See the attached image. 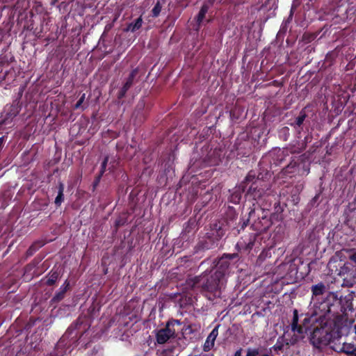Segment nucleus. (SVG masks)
<instances>
[{
    "label": "nucleus",
    "instance_id": "09e8293b",
    "mask_svg": "<svg viewBox=\"0 0 356 356\" xmlns=\"http://www.w3.org/2000/svg\"><path fill=\"white\" fill-rule=\"evenodd\" d=\"M62 286H63L66 287V289H69V288H70V282L67 280H66L65 281L64 284Z\"/></svg>",
    "mask_w": 356,
    "mask_h": 356
},
{
    "label": "nucleus",
    "instance_id": "5fc2aeb1",
    "mask_svg": "<svg viewBox=\"0 0 356 356\" xmlns=\"http://www.w3.org/2000/svg\"><path fill=\"white\" fill-rule=\"evenodd\" d=\"M98 352V349L96 348H94L92 350V354L97 353Z\"/></svg>",
    "mask_w": 356,
    "mask_h": 356
},
{
    "label": "nucleus",
    "instance_id": "39448f33",
    "mask_svg": "<svg viewBox=\"0 0 356 356\" xmlns=\"http://www.w3.org/2000/svg\"><path fill=\"white\" fill-rule=\"evenodd\" d=\"M238 260V253H225L218 259L213 272L225 281L226 276L229 275L234 267H236Z\"/></svg>",
    "mask_w": 356,
    "mask_h": 356
},
{
    "label": "nucleus",
    "instance_id": "6e6552de",
    "mask_svg": "<svg viewBox=\"0 0 356 356\" xmlns=\"http://www.w3.org/2000/svg\"><path fill=\"white\" fill-rule=\"evenodd\" d=\"M225 235V230L220 226L216 229L215 233L207 234L197 244L198 250H208L213 249L218 245V241Z\"/></svg>",
    "mask_w": 356,
    "mask_h": 356
},
{
    "label": "nucleus",
    "instance_id": "f257e3e1",
    "mask_svg": "<svg viewBox=\"0 0 356 356\" xmlns=\"http://www.w3.org/2000/svg\"><path fill=\"white\" fill-rule=\"evenodd\" d=\"M90 327L88 318L86 316H79L70 325L49 356H63L67 352L70 353L83 340Z\"/></svg>",
    "mask_w": 356,
    "mask_h": 356
},
{
    "label": "nucleus",
    "instance_id": "a878e982",
    "mask_svg": "<svg viewBox=\"0 0 356 356\" xmlns=\"http://www.w3.org/2000/svg\"><path fill=\"white\" fill-rule=\"evenodd\" d=\"M143 24V18L139 17L134 22L129 23L126 28V31H131L132 33L139 30Z\"/></svg>",
    "mask_w": 356,
    "mask_h": 356
},
{
    "label": "nucleus",
    "instance_id": "0eeeda50",
    "mask_svg": "<svg viewBox=\"0 0 356 356\" xmlns=\"http://www.w3.org/2000/svg\"><path fill=\"white\" fill-rule=\"evenodd\" d=\"M332 334L326 326H316L311 332L309 341L316 348H321L330 343Z\"/></svg>",
    "mask_w": 356,
    "mask_h": 356
},
{
    "label": "nucleus",
    "instance_id": "e433bc0d",
    "mask_svg": "<svg viewBox=\"0 0 356 356\" xmlns=\"http://www.w3.org/2000/svg\"><path fill=\"white\" fill-rule=\"evenodd\" d=\"M280 136L284 140H287L290 133H289V128L287 127H284L280 130Z\"/></svg>",
    "mask_w": 356,
    "mask_h": 356
},
{
    "label": "nucleus",
    "instance_id": "a19ab883",
    "mask_svg": "<svg viewBox=\"0 0 356 356\" xmlns=\"http://www.w3.org/2000/svg\"><path fill=\"white\" fill-rule=\"evenodd\" d=\"M125 222H126V220L124 218H119L116 219L115 225V227L118 228V227L123 226L125 224Z\"/></svg>",
    "mask_w": 356,
    "mask_h": 356
},
{
    "label": "nucleus",
    "instance_id": "c9c22d12",
    "mask_svg": "<svg viewBox=\"0 0 356 356\" xmlns=\"http://www.w3.org/2000/svg\"><path fill=\"white\" fill-rule=\"evenodd\" d=\"M284 348V343H283V338L279 337L276 343L272 347V348L276 351H281L283 350Z\"/></svg>",
    "mask_w": 356,
    "mask_h": 356
},
{
    "label": "nucleus",
    "instance_id": "72a5a7b5",
    "mask_svg": "<svg viewBox=\"0 0 356 356\" xmlns=\"http://www.w3.org/2000/svg\"><path fill=\"white\" fill-rule=\"evenodd\" d=\"M65 293L62 291H58L55 293L54 297L51 299V304L58 303L65 298Z\"/></svg>",
    "mask_w": 356,
    "mask_h": 356
},
{
    "label": "nucleus",
    "instance_id": "7c9ffc66",
    "mask_svg": "<svg viewBox=\"0 0 356 356\" xmlns=\"http://www.w3.org/2000/svg\"><path fill=\"white\" fill-rule=\"evenodd\" d=\"M312 140V134H308L302 140V147L299 149V150L293 149V147L290 149L291 153H300L302 150H304L306 148L307 144L308 143H310Z\"/></svg>",
    "mask_w": 356,
    "mask_h": 356
},
{
    "label": "nucleus",
    "instance_id": "2eb2a0df",
    "mask_svg": "<svg viewBox=\"0 0 356 356\" xmlns=\"http://www.w3.org/2000/svg\"><path fill=\"white\" fill-rule=\"evenodd\" d=\"M138 74V68H135L131 71L128 77L126 79V81H125L124 85L122 86V87L121 88V89L119 90V92L118 93V99H121L125 97L127 91L133 86L134 79Z\"/></svg>",
    "mask_w": 356,
    "mask_h": 356
},
{
    "label": "nucleus",
    "instance_id": "58836bf2",
    "mask_svg": "<svg viewBox=\"0 0 356 356\" xmlns=\"http://www.w3.org/2000/svg\"><path fill=\"white\" fill-rule=\"evenodd\" d=\"M311 318L308 316H305L304 319L302 320V322L300 325L304 326L305 328V333L307 332L309 330V324L310 323Z\"/></svg>",
    "mask_w": 356,
    "mask_h": 356
},
{
    "label": "nucleus",
    "instance_id": "6e6d98bb",
    "mask_svg": "<svg viewBox=\"0 0 356 356\" xmlns=\"http://www.w3.org/2000/svg\"><path fill=\"white\" fill-rule=\"evenodd\" d=\"M353 328H354L355 333V340H356V325H355L353 326Z\"/></svg>",
    "mask_w": 356,
    "mask_h": 356
},
{
    "label": "nucleus",
    "instance_id": "1a4fd4ad",
    "mask_svg": "<svg viewBox=\"0 0 356 356\" xmlns=\"http://www.w3.org/2000/svg\"><path fill=\"white\" fill-rule=\"evenodd\" d=\"M225 149L222 148H215L210 149L207 155L202 159L200 167L205 168L208 166H216L222 163L225 158ZM193 166H199V162H194Z\"/></svg>",
    "mask_w": 356,
    "mask_h": 356
},
{
    "label": "nucleus",
    "instance_id": "4c0bfd02",
    "mask_svg": "<svg viewBox=\"0 0 356 356\" xmlns=\"http://www.w3.org/2000/svg\"><path fill=\"white\" fill-rule=\"evenodd\" d=\"M302 188V186L301 185L296 186V193L291 196V197L293 198L292 200L295 204H298L300 200V198L297 194L300 193Z\"/></svg>",
    "mask_w": 356,
    "mask_h": 356
},
{
    "label": "nucleus",
    "instance_id": "de8ad7c7",
    "mask_svg": "<svg viewBox=\"0 0 356 356\" xmlns=\"http://www.w3.org/2000/svg\"><path fill=\"white\" fill-rule=\"evenodd\" d=\"M242 350H243V349H242V348H239L238 350H237L235 352V353H234V356H241Z\"/></svg>",
    "mask_w": 356,
    "mask_h": 356
},
{
    "label": "nucleus",
    "instance_id": "5701e85b",
    "mask_svg": "<svg viewBox=\"0 0 356 356\" xmlns=\"http://www.w3.org/2000/svg\"><path fill=\"white\" fill-rule=\"evenodd\" d=\"M44 245V243L42 241H36L33 242L26 252V257H30L33 256L40 248Z\"/></svg>",
    "mask_w": 356,
    "mask_h": 356
},
{
    "label": "nucleus",
    "instance_id": "603ef678",
    "mask_svg": "<svg viewBox=\"0 0 356 356\" xmlns=\"http://www.w3.org/2000/svg\"><path fill=\"white\" fill-rule=\"evenodd\" d=\"M59 290L63 291V293H65L68 289H66V287L61 286Z\"/></svg>",
    "mask_w": 356,
    "mask_h": 356
},
{
    "label": "nucleus",
    "instance_id": "c756f323",
    "mask_svg": "<svg viewBox=\"0 0 356 356\" xmlns=\"http://www.w3.org/2000/svg\"><path fill=\"white\" fill-rule=\"evenodd\" d=\"M289 152H290V150L286 149H279L277 153V159L275 161V163L276 165H281L283 163V162L285 161L286 156L289 155Z\"/></svg>",
    "mask_w": 356,
    "mask_h": 356
},
{
    "label": "nucleus",
    "instance_id": "37998d69",
    "mask_svg": "<svg viewBox=\"0 0 356 356\" xmlns=\"http://www.w3.org/2000/svg\"><path fill=\"white\" fill-rule=\"evenodd\" d=\"M108 161V156H106L104 157L102 164H101V169L102 171H106V165Z\"/></svg>",
    "mask_w": 356,
    "mask_h": 356
},
{
    "label": "nucleus",
    "instance_id": "a18cd8bd",
    "mask_svg": "<svg viewBox=\"0 0 356 356\" xmlns=\"http://www.w3.org/2000/svg\"><path fill=\"white\" fill-rule=\"evenodd\" d=\"M320 195H321V193H318L312 199V200L310 202V204L312 206H314L316 203V202L318 201V200L320 197Z\"/></svg>",
    "mask_w": 356,
    "mask_h": 356
},
{
    "label": "nucleus",
    "instance_id": "c03bdc74",
    "mask_svg": "<svg viewBox=\"0 0 356 356\" xmlns=\"http://www.w3.org/2000/svg\"><path fill=\"white\" fill-rule=\"evenodd\" d=\"M101 181V179H99V177H95V180L92 183V191H94L96 188L98 186L99 182Z\"/></svg>",
    "mask_w": 356,
    "mask_h": 356
},
{
    "label": "nucleus",
    "instance_id": "c85d7f7f",
    "mask_svg": "<svg viewBox=\"0 0 356 356\" xmlns=\"http://www.w3.org/2000/svg\"><path fill=\"white\" fill-rule=\"evenodd\" d=\"M311 290L314 296H321L325 292V286L323 283L320 282L316 285H313Z\"/></svg>",
    "mask_w": 356,
    "mask_h": 356
},
{
    "label": "nucleus",
    "instance_id": "473e14b6",
    "mask_svg": "<svg viewBox=\"0 0 356 356\" xmlns=\"http://www.w3.org/2000/svg\"><path fill=\"white\" fill-rule=\"evenodd\" d=\"M162 8V4L160 0H157L156 4L152 10V14L153 17H157L159 16Z\"/></svg>",
    "mask_w": 356,
    "mask_h": 356
},
{
    "label": "nucleus",
    "instance_id": "864d4df0",
    "mask_svg": "<svg viewBox=\"0 0 356 356\" xmlns=\"http://www.w3.org/2000/svg\"><path fill=\"white\" fill-rule=\"evenodd\" d=\"M230 116L232 118H235V114H234V110H232L230 111Z\"/></svg>",
    "mask_w": 356,
    "mask_h": 356
},
{
    "label": "nucleus",
    "instance_id": "412c9836",
    "mask_svg": "<svg viewBox=\"0 0 356 356\" xmlns=\"http://www.w3.org/2000/svg\"><path fill=\"white\" fill-rule=\"evenodd\" d=\"M264 134L263 129L259 127H254L250 129V133L248 134L249 140L252 141L253 144L255 145V143H259V140L261 138V136Z\"/></svg>",
    "mask_w": 356,
    "mask_h": 356
},
{
    "label": "nucleus",
    "instance_id": "423d86ee",
    "mask_svg": "<svg viewBox=\"0 0 356 356\" xmlns=\"http://www.w3.org/2000/svg\"><path fill=\"white\" fill-rule=\"evenodd\" d=\"M270 189L266 186L251 185L247 192V195L252 197L256 201L260 209L268 208L271 205Z\"/></svg>",
    "mask_w": 356,
    "mask_h": 356
},
{
    "label": "nucleus",
    "instance_id": "ddd939ff",
    "mask_svg": "<svg viewBox=\"0 0 356 356\" xmlns=\"http://www.w3.org/2000/svg\"><path fill=\"white\" fill-rule=\"evenodd\" d=\"M238 154H247L251 152L252 147L255 146L252 141L249 140L248 134H242L237 138L234 144Z\"/></svg>",
    "mask_w": 356,
    "mask_h": 356
},
{
    "label": "nucleus",
    "instance_id": "cd10ccee",
    "mask_svg": "<svg viewBox=\"0 0 356 356\" xmlns=\"http://www.w3.org/2000/svg\"><path fill=\"white\" fill-rule=\"evenodd\" d=\"M59 273L57 270H51L47 275L46 284L47 286H53L59 277Z\"/></svg>",
    "mask_w": 356,
    "mask_h": 356
},
{
    "label": "nucleus",
    "instance_id": "79ce46f5",
    "mask_svg": "<svg viewBox=\"0 0 356 356\" xmlns=\"http://www.w3.org/2000/svg\"><path fill=\"white\" fill-rule=\"evenodd\" d=\"M227 218H229L230 220H233L237 218V214L234 210L230 209L229 212L227 213Z\"/></svg>",
    "mask_w": 356,
    "mask_h": 356
},
{
    "label": "nucleus",
    "instance_id": "9b49d317",
    "mask_svg": "<svg viewBox=\"0 0 356 356\" xmlns=\"http://www.w3.org/2000/svg\"><path fill=\"white\" fill-rule=\"evenodd\" d=\"M299 315L296 309L293 311V318L291 323V330L293 335L290 338H286V345H295L300 339H303L305 334V328L304 326L300 325L298 323Z\"/></svg>",
    "mask_w": 356,
    "mask_h": 356
},
{
    "label": "nucleus",
    "instance_id": "bf43d9fd",
    "mask_svg": "<svg viewBox=\"0 0 356 356\" xmlns=\"http://www.w3.org/2000/svg\"><path fill=\"white\" fill-rule=\"evenodd\" d=\"M3 167L0 165V171L2 170Z\"/></svg>",
    "mask_w": 356,
    "mask_h": 356
},
{
    "label": "nucleus",
    "instance_id": "aec40b11",
    "mask_svg": "<svg viewBox=\"0 0 356 356\" xmlns=\"http://www.w3.org/2000/svg\"><path fill=\"white\" fill-rule=\"evenodd\" d=\"M260 179V174L257 175V173L254 170H250L245 176V179L240 184H244L245 188H246L249 184L251 185L256 186L258 184V180Z\"/></svg>",
    "mask_w": 356,
    "mask_h": 356
},
{
    "label": "nucleus",
    "instance_id": "ea45409f",
    "mask_svg": "<svg viewBox=\"0 0 356 356\" xmlns=\"http://www.w3.org/2000/svg\"><path fill=\"white\" fill-rule=\"evenodd\" d=\"M85 98L86 94L83 93L82 95L80 97L79 99L76 102V104L74 105L75 109L79 108L81 106L83 102L85 100Z\"/></svg>",
    "mask_w": 356,
    "mask_h": 356
},
{
    "label": "nucleus",
    "instance_id": "f3484780",
    "mask_svg": "<svg viewBox=\"0 0 356 356\" xmlns=\"http://www.w3.org/2000/svg\"><path fill=\"white\" fill-rule=\"evenodd\" d=\"M307 118V114L306 113L305 108H304L300 111L298 115L296 116L293 120H291L289 124L293 127L298 134H300V131L302 129V125Z\"/></svg>",
    "mask_w": 356,
    "mask_h": 356
},
{
    "label": "nucleus",
    "instance_id": "f03ea898",
    "mask_svg": "<svg viewBox=\"0 0 356 356\" xmlns=\"http://www.w3.org/2000/svg\"><path fill=\"white\" fill-rule=\"evenodd\" d=\"M225 281L214 272H204L200 275L188 278L186 288L193 291L200 290L212 294L214 297H220V290Z\"/></svg>",
    "mask_w": 356,
    "mask_h": 356
},
{
    "label": "nucleus",
    "instance_id": "4468645a",
    "mask_svg": "<svg viewBox=\"0 0 356 356\" xmlns=\"http://www.w3.org/2000/svg\"><path fill=\"white\" fill-rule=\"evenodd\" d=\"M147 111L144 100H140L132 114V120L134 126L140 127L146 120Z\"/></svg>",
    "mask_w": 356,
    "mask_h": 356
},
{
    "label": "nucleus",
    "instance_id": "dca6fc26",
    "mask_svg": "<svg viewBox=\"0 0 356 356\" xmlns=\"http://www.w3.org/2000/svg\"><path fill=\"white\" fill-rule=\"evenodd\" d=\"M353 294L348 293L344 297H340L339 300V303L340 305V312L343 315L347 316L348 312H352L353 309Z\"/></svg>",
    "mask_w": 356,
    "mask_h": 356
},
{
    "label": "nucleus",
    "instance_id": "b1692460",
    "mask_svg": "<svg viewBox=\"0 0 356 356\" xmlns=\"http://www.w3.org/2000/svg\"><path fill=\"white\" fill-rule=\"evenodd\" d=\"M64 189L65 186L62 181H58V195L55 198L54 203L57 207H60L64 201Z\"/></svg>",
    "mask_w": 356,
    "mask_h": 356
},
{
    "label": "nucleus",
    "instance_id": "f8f14e48",
    "mask_svg": "<svg viewBox=\"0 0 356 356\" xmlns=\"http://www.w3.org/2000/svg\"><path fill=\"white\" fill-rule=\"evenodd\" d=\"M22 105L19 100L15 99L10 105L7 104L1 113L0 126L7 124L13 122V119L19 113Z\"/></svg>",
    "mask_w": 356,
    "mask_h": 356
},
{
    "label": "nucleus",
    "instance_id": "13d9d810",
    "mask_svg": "<svg viewBox=\"0 0 356 356\" xmlns=\"http://www.w3.org/2000/svg\"><path fill=\"white\" fill-rule=\"evenodd\" d=\"M292 16H293V11H292V10H291V14H290V16H289V17H291Z\"/></svg>",
    "mask_w": 356,
    "mask_h": 356
},
{
    "label": "nucleus",
    "instance_id": "4be33fe9",
    "mask_svg": "<svg viewBox=\"0 0 356 356\" xmlns=\"http://www.w3.org/2000/svg\"><path fill=\"white\" fill-rule=\"evenodd\" d=\"M336 351L344 353L348 356H356V346L353 343L343 342L342 346L337 348H334Z\"/></svg>",
    "mask_w": 356,
    "mask_h": 356
},
{
    "label": "nucleus",
    "instance_id": "2f4dec72",
    "mask_svg": "<svg viewBox=\"0 0 356 356\" xmlns=\"http://www.w3.org/2000/svg\"><path fill=\"white\" fill-rule=\"evenodd\" d=\"M181 331L183 336L191 335L192 334L195 333L197 331V327L195 325L190 324L184 326L181 328Z\"/></svg>",
    "mask_w": 356,
    "mask_h": 356
},
{
    "label": "nucleus",
    "instance_id": "f704fd0d",
    "mask_svg": "<svg viewBox=\"0 0 356 356\" xmlns=\"http://www.w3.org/2000/svg\"><path fill=\"white\" fill-rule=\"evenodd\" d=\"M259 348H248L245 356H259Z\"/></svg>",
    "mask_w": 356,
    "mask_h": 356
},
{
    "label": "nucleus",
    "instance_id": "a211bd4d",
    "mask_svg": "<svg viewBox=\"0 0 356 356\" xmlns=\"http://www.w3.org/2000/svg\"><path fill=\"white\" fill-rule=\"evenodd\" d=\"M245 189L246 188H245L244 184H240L239 185L236 186L230 194L229 202L234 204H239L242 197V195L245 192Z\"/></svg>",
    "mask_w": 356,
    "mask_h": 356
},
{
    "label": "nucleus",
    "instance_id": "3c124183",
    "mask_svg": "<svg viewBox=\"0 0 356 356\" xmlns=\"http://www.w3.org/2000/svg\"><path fill=\"white\" fill-rule=\"evenodd\" d=\"M105 171H102V170H100L99 174L96 177H99V179H102V176L104 175Z\"/></svg>",
    "mask_w": 356,
    "mask_h": 356
},
{
    "label": "nucleus",
    "instance_id": "8fccbe9b",
    "mask_svg": "<svg viewBox=\"0 0 356 356\" xmlns=\"http://www.w3.org/2000/svg\"><path fill=\"white\" fill-rule=\"evenodd\" d=\"M105 171H102V170H100L99 174L96 177H99V179H102V176L104 175Z\"/></svg>",
    "mask_w": 356,
    "mask_h": 356
},
{
    "label": "nucleus",
    "instance_id": "6ab92c4d",
    "mask_svg": "<svg viewBox=\"0 0 356 356\" xmlns=\"http://www.w3.org/2000/svg\"><path fill=\"white\" fill-rule=\"evenodd\" d=\"M219 326L220 325H218L216 327H215L211 330L210 334L208 335V337L204 343V346H203V350L204 352H208V351L211 350L213 348V347L214 346L215 340L218 335Z\"/></svg>",
    "mask_w": 356,
    "mask_h": 356
},
{
    "label": "nucleus",
    "instance_id": "9d476101",
    "mask_svg": "<svg viewBox=\"0 0 356 356\" xmlns=\"http://www.w3.org/2000/svg\"><path fill=\"white\" fill-rule=\"evenodd\" d=\"M182 323L179 320L171 319L169 320L165 325V327L158 330L156 338V341L159 344H163L167 342L170 339L177 337L175 326H180Z\"/></svg>",
    "mask_w": 356,
    "mask_h": 356
},
{
    "label": "nucleus",
    "instance_id": "4d7b16f0",
    "mask_svg": "<svg viewBox=\"0 0 356 356\" xmlns=\"http://www.w3.org/2000/svg\"><path fill=\"white\" fill-rule=\"evenodd\" d=\"M259 356H270L269 354H262V355H260Z\"/></svg>",
    "mask_w": 356,
    "mask_h": 356
},
{
    "label": "nucleus",
    "instance_id": "7ed1b4c3",
    "mask_svg": "<svg viewBox=\"0 0 356 356\" xmlns=\"http://www.w3.org/2000/svg\"><path fill=\"white\" fill-rule=\"evenodd\" d=\"M268 208L259 209L257 211L261 212L260 214H257V218L254 219L257 216L256 209L250 208L248 213V218L247 219L242 218L239 222L240 228L236 227V232L239 234L241 230H243L247 227L249 222L253 220L251 227L252 229L257 231L258 233H262L266 232L272 225L273 222L270 217L268 215V213L265 211Z\"/></svg>",
    "mask_w": 356,
    "mask_h": 356
},
{
    "label": "nucleus",
    "instance_id": "49530a36",
    "mask_svg": "<svg viewBox=\"0 0 356 356\" xmlns=\"http://www.w3.org/2000/svg\"><path fill=\"white\" fill-rule=\"evenodd\" d=\"M349 259L356 264V252L350 254Z\"/></svg>",
    "mask_w": 356,
    "mask_h": 356
},
{
    "label": "nucleus",
    "instance_id": "bb28decb",
    "mask_svg": "<svg viewBox=\"0 0 356 356\" xmlns=\"http://www.w3.org/2000/svg\"><path fill=\"white\" fill-rule=\"evenodd\" d=\"M209 9V5L207 3H204L196 17V22L198 25H200L202 22Z\"/></svg>",
    "mask_w": 356,
    "mask_h": 356
},
{
    "label": "nucleus",
    "instance_id": "20e7f679",
    "mask_svg": "<svg viewBox=\"0 0 356 356\" xmlns=\"http://www.w3.org/2000/svg\"><path fill=\"white\" fill-rule=\"evenodd\" d=\"M310 171L309 157L306 154L294 156L291 158L290 162L282 170L284 176L292 177L296 175L300 176L307 175Z\"/></svg>",
    "mask_w": 356,
    "mask_h": 356
},
{
    "label": "nucleus",
    "instance_id": "393cba45",
    "mask_svg": "<svg viewBox=\"0 0 356 356\" xmlns=\"http://www.w3.org/2000/svg\"><path fill=\"white\" fill-rule=\"evenodd\" d=\"M257 234H252L249 236V238L246 241L245 239H243V242H241V245H244L245 250L246 251H250L252 249L254 245L256 237Z\"/></svg>",
    "mask_w": 356,
    "mask_h": 356
}]
</instances>
